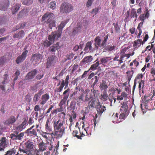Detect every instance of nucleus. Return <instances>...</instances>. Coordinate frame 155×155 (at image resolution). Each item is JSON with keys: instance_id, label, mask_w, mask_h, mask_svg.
<instances>
[{"instance_id": "obj_35", "label": "nucleus", "mask_w": 155, "mask_h": 155, "mask_svg": "<svg viewBox=\"0 0 155 155\" xmlns=\"http://www.w3.org/2000/svg\"><path fill=\"white\" fill-rule=\"evenodd\" d=\"M46 143H45L43 141L40 143L38 145L40 150L42 151L45 150L46 147Z\"/></svg>"}, {"instance_id": "obj_55", "label": "nucleus", "mask_w": 155, "mask_h": 155, "mask_svg": "<svg viewBox=\"0 0 155 155\" xmlns=\"http://www.w3.org/2000/svg\"><path fill=\"white\" fill-rule=\"evenodd\" d=\"M129 114L125 113H121L120 115V119H124Z\"/></svg>"}, {"instance_id": "obj_17", "label": "nucleus", "mask_w": 155, "mask_h": 155, "mask_svg": "<svg viewBox=\"0 0 155 155\" xmlns=\"http://www.w3.org/2000/svg\"><path fill=\"white\" fill-rule=\"evenodd\" d=\"M16 119L14 116H12L8 118L7 120L4 122L5 124L9 125L12 124L14 123L16 121Z\"/></svg>"}, {"instance_id": "obj_52", "label": "nucleus", "mask_w": 155, "mask_h": 155, "mask_svg": "<svg viewBox=\"0 0 155 155\" xmlns=\"http://www.w3.org/2000/svg\"><path fill=\"white\" fill-rule=\"evenodd\" d=\"M144 81L141 80L140 82L139 83L138 86V88L139 91H140L141 90V88L144 87Z\"/></svg>"}, {"instance_id": "obj_39", "label": "nucleus", "mask_w": 155, "mask_h": 155, "mask_svg": "<svg viewBox=\"0 0 155 155\" xmlns=\"http://www.w3.org/2000/svg\"><path fill=\"white\" fill-rule=\"evenodd\" d=\"M115 46L109 45L106 46L104 49V51H111L114 50L115 48Z\"/></svg>"}, {"instance_id": "obj_54", "label": "nucleus", "mask_w": 155, "mask_h": 155, "mask_svg": "<svg viewBox=\"0 0 155 155\" xmlns=\"http://www.w3.org/2000/svg\"><path fill=\"white\" fill-rule=\"evenodd\" d=\"M56 3L54 1H52L48 4V6L53 9H54L55 8Z\"/></svg>"}, {"instance_id": "obj_20", "label": "nucleus", "mask_w": 155, "mask_h": 155, "mask_svg": "<svg viewBox=\"0 0 155 155\" xmlns=\"http://www.w3.org/2000/svg\"><path fill=\"white\" fill-rule=\"evenodd\" d=\"M49 98L50 96L49 94L47 93L42 95L41 99V102L40 103L41 104L43 105L45 104L49 99Z\"/></svg>"}, {"instance_id": "obj_26", "label": "nucleus", "mask_w": 155, "mask_h": 155, "mask_svg": "<svg viewBox=\"0 0 155 155\" xmlns=\"http://www.w3.org/2000/svg\"><path fill=\"white\" fill-rule=\"evenodd\" d=\"M91 45L92 43L91 41L88 42L86 44L84 50L87 52L92 51L93 48Z\"/></svg>"}, {"instance_id": "obj_10", "label": "nucleus", "mask_w": 155, "mask_h": 155, "mask_svg": "<svg viewBox=\"0 0 155 155\" xmlns=\"http://www.w3.org/2000/svg\"><path fill=\"white\" fill-rule=\"evenodd\" d=\"M37 72V70L35 69H34L28 72L25 77V81H29L33 78Z\"/></svg>"}, {"instance_id": "obj_28", "label": "nucleus", "mask_w": 155, "mask_h": 155, "mask_svg": "<svg viewBox=\"0 0 155 155\" xmlns=\"http://www.w3.org/2000/svg\"><path fill=\"white\" fill-rule=\"evenodd\" d=\"M83 94H82L80 96L74 97L73 98L76 101L78 105H80L81 102L83 101Z\"/></svg>"}, {"instance_id": "obj_43", "label": "nucleus", "mask_w": 155, "mask_h": 155, "mask_svg": "<svg viewBox=\"0 0 155 155\" xmlns=\"http://www.w3.org/2000/svg\"><path fill=\"white\" fill-rule=\"evenodd\" d=\"M76 102L74 101H72L70 103L69 108L70 110H74L75 109Z\"/></svg>"}, {"instance_id": "obj_16", "label": "nucleus", "mask_w": 155, "mask_h": 155, "mask_svg": "<svg viewBox=\"0 0 155 155\" xmlns=\"http://www.w3.org/2000/svg\"><path fill=\"white\" fill-rule=\"evenodd\" d=\"M27 120V119L26 120V119L24 120V121L21 124L15 127V128L16 129L19 131H21L22 130L24 129L26 127Z\"/></svg>"}, {"instance_id": "obj_49", "label": "nucleus", "mask_w": 155, "mask_h": 155, "mask_svg": "<svg viewBox=\"0 0 155 155\" xmlns=\"http://www.w3.org/2000/svg\"><path fill=\"white\" fill-rule=\"evenodd\" d=\"M127 95L125 92H123L122 93L121 95L119 96H118L117 99L118 100H122L123 99L124 97H127Z\"/></svg>"}, {"instance_id": "obj_12", "label": "nucleus", "mask_w": 155, "mask_h": 155, "mask_svg": "<svg viewBox=\"0 0 155 155\" xmlns=\"http://www.w3.org/2000/svg\"><path fill=\"white\" fill-rule=\"evenodd\" d=\"M95 107L97 109V114L100 115L106 110V107L104 106L101 105L99 102H97V104L96 105Z\"/></svg>"}, {"instance_id": "obj_14", "label": "nucleus", "mask_w": 155, "mask_h": 155, "mask_svg": "<svg viewBox=\"0 0 155 155\" xmlns=\"http://www.w3.org/2000/svg\"><path fill=\"white\" fill-rule=\"evenodd\" d=\"M99 101H96L95 100L92 99L91 101H89L88 103L87 107V109L89 110H92V109L96 107V105H97V102Z\"/></svg>"}, {"instance_id": "obj_58", "label": "nucleus", "mask_w": 155, "mask_h": 155, "mask_svg": "<svg viewBox=\"0 0 155 155\" xmlns=\"http://www.w3.org/2000/svg\"><path fill=\"white\" fill-rule=\"evenodd\" d=\"M94 1V0H88L87 2L86 5L87 7L89 8L91 6Z\"/></svg>"}, {"instance_id": "obj_24", "label": "nucleus", "mask_w": 155, "mask_h": 155, "mask_svg": "<svg viewBox=\"0 0 155 155\" xmlns=\"http://www.w3.org/2000/svg\"><path fill=\"white\" fill-rule=\"evenodd\" d=\"M25 144L29 152L33 149L34 145L33 142L28 140L25 143Z\"/></svg>"}, {"instance_id": "obj_38", "label": "nucleus", "mask_w": 155, "mask_h": 155, "mask_svg": "<svg viewBox=\"0 0 155 155\" xmlns=\"http://www.w3.org/2000/svg\"><path fill=\"white\" fill-rule=\"evenodd\" d=\"M16 153V149L15 148H13L8 151L5 154L6 155H14Z\"/></svg>"}, {"instance_id": "obj_34", "label": "nucleus", "mask_w": 155, "mask_h": 155, "mask_svg": "<svg viewBox=\"0 0 155 155\" xmlns=\"http://www.w3.org/2000/svg\"><path fill=\"white\" fill-rule=\"evenodd\" d=\"M24 32L23 31H21L19 32L18 34H15L13 36L14 38H18L19 39L24 37Z\"/></svg>"}, {"instance_id": "obj_51", "label": "nucleus", "mask_w": 155, "mask_h": 155, "mask_svg": "<svg viewBox=\"0 0 155 155\" xmlns=\"http://www.w3.org/2000/svg\"><path fill=\"white\" fill-rule=\"evenodd\" d=\"M40 98V96L36 93L34 95V96L33 98V101L34 102L36 103L37 101L39 100Z\"/></svg>"}, {"instance_id": "obj_40", "label": "nucleus", "mask_w": 155, "mask_h": 155, "mask_svg": "<svg viewBox=\"0 0 155 155\" xmlns=\"http://www.w3.org/2000/svg\"><path fill=\"white\" fill-rule=\"evenodd\" d=\"M33 2V0H22V3L25 5H29L32 4Z\"/></svg>"}, {"instance_id": "obj_64", "label": "nucleus", "mask_w": 155, "mask_h": 155, "mask_svg": "<svg viewBox=\"0 0 155 155\" xmlns=\"http://www.w3.org/2000/svg\"><path fill=\"white\" fill-rule=\"evenodd\" d=\"M98 90H93V94L94 97H97L98 96Z\"/></svg>"}, {"instance_id": "obj_41", "label": "nucleus", "mask_w": 155, "mask_h": 155, "mask_svg": "<svg viewBox=\"0 0 155 155\" xmlns=\"http://www.w3.org/2000/svg\"><path fill=\"white\" fill-rule=\"evenodd\" d=\"M142 41V40L141 39H138L137 40L135 41H134L133 47L135 48L140 47L141 45Z\"/></svg>"}, {"instance_id": "obj_2", "label": "nucleus", "mask_w": 155, "mask_h": 155, "mask_svg": "<svg viewBox=\"0 0 155 155\" xmlns=\"http://www.w3.org/2000/svg\"><path fill=\"white\" fill-rule=\"evenodd\" d=\"M71 4L66 2L62 3L60 8V12L62 13H68L73 9Z\"/></svg>"}, {"instance_id": "obj_31", "label": "nucleus", "mask_w": 155, "mask_h": 155, "mask_svg": "<svg viewBox=\"0 0 155 155\" xmlns=\"http://www.w3.org/2000/svg\"><path fill=\"white\" fill-rule=\"evenodd\" d=\"M93 58L91 56H89L85 57L82 61V62L85 63L91 62L93 60Z\"/></svg>"}, {"instance_id": "obj_36", "label": "nucleus", "mask_w": 155, "mask_h": 155, "mask_svg": "<svg viewBox=\"0 0 155 155\" xmlns=\"http://www.w3.org/2000/svg\"><path fill=\"white\" fill-rule=\"evenodd\" d=\"M82 25L81 23H79L76 26V27L75 28L73 31V32L74 33H76L79 32L81 28Z\"/></svg>"}, {"instance_id": "obj_33", "label": "nucleus", "mask_w": 155, "mask_h": 155, "mask_svg": "<svg viewBox=\"0 0 155 155\" xmlns=\"http://www.w3.org/2000/svg\"><path fill=\"white\" fill-rule=\"evenodd\" d=\"M111 59V58L110 57H104L100 59L101 64H105Z\"/></svg>"}, {"instance_id": "obj_60", "label": "nucleus", "mask_w": 155, "mask_h": 155, "mask_svg": "<svg viewBox=\"0 0 155 155\" xmlns=\"http://www.w3.org/2000/svg\"><path fill=\"white\" fill-rule=\"evenodd\" d=\"M113 25H114L115 28V29L117 32H118L120 30V28L117 24L113 23Z\"/></svg>"}, {"instance_id": "obj_62", "label": "nucleus", "mask_w": 155, "mask_h": 155, "mask_svg": "<svg viewBox=\"0 0 155 155\" xmlns=\"http://www.w3.org/2000/svg\"><path fill=\"white\" fill-rule=\"evenodd\" d=\"M57 111L60 112L61 111L60 109H57L54 110L52 111L51 112V114H50V116H51V115H53L54 114H56Z\"/></svg>"}, {"instance_id": "obj_11", "label": "nucleus", "mask_w": 155, "mask_h": 155, "mask_svg": "<svg viewBox=\"0 0 155 155\" xmlns=\"http://www.w3.org/2000/svg\"><path fill=\"white\" fill-rule=\"evenodd\" d=\"M94 45L95 47L94 48V50L95 51L98 50L99 49V47L101 48V39L99 36L96 37L94 39Z\"/></svg>"}, {"instance_id": "obj_57", "label": "nucleus", "mask_w": 155, "mask_h": 155, "mask_svg": "<svg viewBox=\"0 0 155 155\" xmlns=\"http://www.w3.org/2000/svg\"><path fill=\"white\" fill-rule=\"evenodd\" d=\"M92 97V96L87 94L85 96L84 101L86 102L88 101H89Z\"/></svg>"}, {"instance_id": "obj_44", "label": "nucleus", "mask_w": 155, "mask_h": 155, "mask_svg": "<svg viewBox=\"0 0 155 155\" xmlns=\"http://www.w3.org/2000/svg\"><path fill=\"white\" fill-rule=\"evenodd\" d=\"M99 64V61L93 64L91 66L90 68L89 69V70H91L92 71L95 70L98 67Z\"/></svg>"}, {"instance_id": "obj_46", "label": "nucleus", "mask_w": 155, "mask_h": 155, "mask_svg": "<svg viewBox=\"0 0 155 155\" xmlns=\"http://www.w3.org/2000/svg\"><path fill=\"white\" fill-rule=\"evenodd\" d=\"M70 89L68 88L67 90H65L63 93V95H64V97L68 98L69 95V93Z\"/></svg>"}, {"instance_id": "obj_29", "label": "nucleus", "mask_w": 155, "mask_h": 155, "mask_svg": "<svg viewBox=\"0 0 155 155\" xmlns=\"http://www.w3.org/2000/svg\"><path fill=\"white\" fill-rule=\"evenodd\" d=\"M29 11L27 9H23L21 10L18 15V18H20L26 16L28 14Z\"/></svg>"}, {"instance_id": "obj_47", "label": "nucleus", "mask_w": 155, "mask_h": 155, "mask_svg": "<svg viewBox=\"0 0 155 155\" xmlns=\"http://www.w3.org/2000/svg\"><path fill=\"white\" fill-rule=\"evenodd\" d=\"M46 23L49 24V27L51 29L52 27L55 26V21L53 19L50 21L49 22H48V23Z\"/></svg>"}, {"instance_id": "obj_48", "label": "nucleus", "mask_w": 155, "mask_h": 155, "mask_svg": "<svg viewBox=\"0 0 155 155\" xmlns=\"http://www.w3.org/2000/svg\"><path fill=\"white\" fill-rule=\"evenodd\" d=\"M100 78V77H98L97 76H95L94 77V81L91 86L93 87H94V86L97 84L98 80Z\"/></svg>"}, {"instance_id": "obj_22", "label": "nucleus", "mask_w": 155, "mask_h": 155, "mask_svg": "<svg viewBox=\"0 0 155 155\" xmlns=\"http://www.w3.org/2000/svg\"><path fill=\"white\" fill-rule=\"evenodd\" d=\"M108 87L107 85V82L104 80H102L101 83H100L99 88L101 91L103 90V91H107Z\"/></svg>"}, {"instance_id": "obj_30", "label": "nucleus", "mask_w": 155, "mask_h": 155, "mask_svg": "<svg viewBox=\"0 0 155 155\" xmlns=\"http://www.w3.org/2000/svg\"><path fill=\"white\" fill-rule=\"evenodd\" d=\"M100 99L104 101H107L108 99V95L107 91H103L101 94Z\"/></svg>"}, {"instance_id": "obj_8", "label": "nucleus", "mask_w": 155, "mask_h": 155, "mask_svg": "<svg viewBox=\"0 0 155 155\" xmlns=\"http://www.w3.org/2000/svg\"><path fill=\"white\" fill-rule=\"evenodd\" d=\"M63 124V121H61L60 120H58L57 122L54 121L53 124L54 130H64V127Z\"/></svg>"}, {"instance_id": "obj_15", "label": "nucleus", "mask_w": 155, "mask_h": 155, "mask_svg": "<svg viewBox=\"0 0 155 155\" xmlns=\"http://www.w3.org/2000/svg\"><path fill=\"white\" fill-rule=\"evenodd\" d=\"M121 108L120 110L121 113H125L129 114V111L128 110V106L126 102H123L121 103Z\"/></svg>"}, {"instance_id": "obj_61", "label": "nucleus", "mask_w": 155, "mask_h": 155, "mask_svg": "<svg viewBox=\"0 0 155 155\" xmlns=\"http://www.w3.org/2000/svg\"><path fill=\"white\" fill-rule=\"evenodd\" d=\"M37 84H35L33 86L31 87V90L32 91H34L35 92H36L37 91Z\"/></svg>"}, {"instance_id": "obj_5", "label": "nucleus", "mask_w": 155, "mask_h": 155, "mask_svg": "<svg viewBox=\"0 0 155 155\" xmlns=\"http://www.w3.org/2000/svg\"><path fill=\"white\" fill-rule=\"evenodd\" d=\"M19 132L17 131H15L13 133L10 134V138L12 140H21L24 135V132L18 134Z\"/></svg>"}, {"instance_id": "obj_56", "label": "nucleus", "mask_w": 155, "mask_h": 155, "mask_svg": "<svg viewBox=\"0 0 155 155\" xmlns=\"http://www.w3.org/2000/svg\"><path fill=\"white\" fill-rule=\"evenodd\" d=\"M69 79V75H67L66 77V79L65 80V86L64 87V89L66 88L68 86V84H69L68 80Z\"/></svg>"}, {"instance_id": "obj_25", "label": "nucleus", "mask_w": 155, "mask_h": 155, "mask_svg": "<svg viewBox=\"0 0 155 155\" xmlns=\"http://www.w3.org/2000/svg\"><path fill=\"white\" fill-rule=\"evenodd\" d=\"M20 5L19 4H16L13 5L12 7V12L13 14L16 13L19 10Z\"/></svg>"}, {"instance_id": "obj_32", "label": "nucleus", "mask_w": 155, "mask_h": 155, "mask_svg": "<svg viewBox=\"0 0 155 155\" xmlns=\"http://www.w3.org/2000/svg\"><path fill=\"white\" fill-rule=\"evenodd\" d=\"M108 37V35H106L104 38V40L102 41L101 44V48H104L106 45L107 42V39Z\"/></svg>"}, {"instance_id": "obj_9", "label": "nucleus", "mask_w": 155, "mask_h": 155, "mask_svg": "<svg viewBox=\"0 0 155 155\" xmlns=\"http://www.w3.org/2000/svg\"><path fill=\"white\" fill-rule=\"evenodd\" d=\"M56 60L57 57L54 55H52L48 57L46 63L47 68H49L53 65L56 62Z\"/></svg>"}, {"instance_id": "obj_23", "label": "nucleus", "mask_w": 155, "mask_h": 155, "mask_svg": "<svg viewBox=\"0 0 155 155\" xmlns=\"http://www.w3.org/2000/svg\"><path fill=\"white\" fill-rule=\"evenodd\" d=\"M54 134L53 133L52 134H54L55 136V137H61L64 131V130H54Z\"/></svg>"}, {"instance_id": "obj_37", "label": "nucleus", "mask_w": 155, "mask_h": 155, "mask_svg": "<svg viewBox=\"0 0 155 155\" xmlns=\"http://www.w3.org/2000/svg\"><path fill=\"white\" fill-rule=\"evenodd\" d=\"M49 121L48 120H47L45 125V129L47 132H50L52 131V128L49 125Z\"/></svg>"}, {"instance_id": "obj_4", "label": "nucleus", "mask_w": 155, "mask_h": 155, "mask_svg": "<svg viewBox=\"0 0 155 155\" xmlns=\"http://www.w3.org/2000/svg\"><path fill=\"white\" fill-rule=\"evenodd\" d=\"M43 58V56L39 53H36L33 54L31 55V60L32 63L33 65L38 64L40 61Z\"/></svg>"}, {"instance_id": "obj_21", "label": "nucleus", "mask_w": 155, "mask_h": 155, "mask_svg": "<svg viewBox=\"0 0 155 155\" xmlns=\"http://www.w3.org/2000/svg\"><path fill=\"white\" fill-rule=\"evenodd\" d=\"M5 138L3 137L0 140V151L3 150L7 146Z\"/></svg>"}, {"instance_id": "obj_3", "label": "nucleus", "mask_w": 155, "mask_h": 155, "mask_svg": "<svg viewBox=\"0 0 155 155\" xmlns=\"http://www.w3.org/2000/svg\"><path fill=\"white\" fill-rule=\"evenodd\" d=\"M54 33L51 32V35L48 36V39L49 41L47 40H45L43 43L45 47H48L52 45L54 42L55 39L57 40V36L54 35Z\"/></svg>"}, {"instance_id": "obj_27", "label": "nucleus", "mask_w": 155, "mask_h": 155, "mask_svg": "<svg viewBox=\"0 0 155 155\" xmlns=\"http://www.w3.org/2000/svg\"><path fill=\"white\" fill-rule=\"evenodd\" d=\"M59 48V43L57 42L53 45L50 47L49 48V51L51 52H55Z\"/></svg>"}, {"instance_id": "obj_6", "label": "nucleus", "mask_w": 155, "mask_h": 155, "mask_svg": "<svg viewBox=\"0 0 155 155\" xmlns=\"http://www.w3.org/2000/svg\"><path fill=\"white\" fill-rule=\"evenodd\" d=\"M54 14L52 13L48 12L46 13L42 17V21H45L46 23L49 22L50 21L54 19Z\"/></svg>"}, {"instance_id": "obj_50", "label": "nucleus", "mask_w": 155, "mask_h": 155, "mask_svg": "<svg viewBox=\"0 0 155 155\" xmlns=\"http://www.w3.org/2000/svg\"><path fill=\"white\" fill-rule=\"evenodd\" d=\"M130 16V17L132 18H134L135 16L136 17V19L137 18V15L136 12L134 9H133L131 11Z\"/></svg>"}, {"instance_id": "obj_53", "label": "nucleus", "mask_w": 155, "mask_h": 155, "mask_svg": "<svg viewBox=\"0 0 155 155\" xmlns=\"http://www.w3.org/2000/svg\"><path fill=\"white\" fill-rule=\"evenodd\" d=\"M67 99V98H66L65 97H63V99L61 100V101L59 103V106H61L63 105L66 102Z\"/></svg>"}, {"instance_id": "obj_59", "label": "nucleus", "mask_w": 155, "mask_h": 155, "mask_svg": "<svg viewBox=\"0 0 155 155\" xmlns=\"http://www.w3.org/2000/svg\"><path fill=\"white\" fill-rule=\"evenodd\" d=\"M63 87L60 86L59 87L56 88L55 89V92H60L61 91Z\"/></svg>"}, {"instance_id": "obj_13", "label": "nucleus", "mask_w": 155, "mask_h": 155, "mask_svg": "<svg viewBox=\"0 0 155 155\" xmlns=\"http://www.w3.org/2000/svg\"><path fill=\"white\" fill-rule=\"evenodd\" d=\"M9 5V2L8 0H4L0 3V10L5 11L8 8Z\"/></svg>"}, {"instance_id": "obj_19", "label": "nucleus", "mask_w": 155, "mask_h": 155, "mask_svg": "<svg viewBox=\"0 0 155 155\" xmlns=\"http://www.w3.org/2000/svg\"><path fill=\"white\" fill-rule=\"evenodd\" d=\"M18 150L19 152H20V153H23L27 154L29 153V151L28 150L25 143L24 144H20Z\"/></svg>"}, {"instance_id": "obj_7", "label": "nucleus", "mask_w": 155, "mask_h": 155, "mask_svg": "<svg viewBox=\"0 0 155 155\" xmlns=\"http://www.w3.org/2000/svg\"><path fill=\"white\" fill-rule=\"evenodd\" d=\"M26 48L25 47L24 48V50H25L24 51L21 55L18 56L16 60V62L17 64H19L22 62L26 58L27 56V54L28 52V51L26 50Z\"/></svg>"}, {"instance_id": "obj_1", "label": "nucleus", "mask_w": 155, "mask_h": 155, "mask_svg": "<svg viewBox=\"0 0 155 155\" xmlns=\"http://www.w3.org/2000/svg\"><path fill=\"white\" fill-rule=\"evenodd\" d=\"M68 20H65L62 21L60 25L58 26V29L57 31L52 32L54 33V35L57 36V38L58 39L61 37L63 29L65 26L66 24L68 22Z\"/></svg>"}, {"instance_id": "obj_45", "label": "nucleus", "mask_w": 155, "mask_h": 155, "mask_svg": "<svg viewBox=\"0 0 155 155\" xmlns=\"http://www.w3.org/2000/svg\"><path fill=\"white\" fill-rule=\"evenodd\" d=\"M8 60V59H7L6 56H5L3 57H2L0 58V65H3L5 62H6Z\"/></svg>"}, {"instance_id": "obj_18", "label": "nucleus", "mask_w": 155, "mask_h": 155, "mask_svg": "<svg viewBox=\"0 0 155 155\" xmlns=\"http://www.w3.org/2000/svg\"><path fill=\"white\" fill-rule=\"evenodd\" d=\"M25 133L27 134L28 135L33 136L34 137H38V135L40 134V132H38L35 129H32V130L29 131H25Z\"/></svg>"}, {"instance_id": "obj_42", "label": "nucleus", "mask_w": 155, "mask_h": 155, "mask_svg": "<svg viewBox=\"0 0 155 155\" xmlns=\"http://www.w3.org/2000/svg\"><path fill=\"white\" fill-rule=\"evenodd\" d=\"M101 9V7L100 6L95 8L91 10V14H94V15H96L99 12Z\"/></svg>"}, {"instance_id": "obj_63", "label": "nucleus", "mask_w": 155, "mask_h": 155, "mask_svg": "<svg viewBox=\"0 0 155 155\" xmlns=\"http://www.w3.org/2000/svg\"><path fill=\"white\" fill-rule=\"evenodd\" d=\"M78 91L77 90H74L73 93H72L71 94V97H72L73 98L74 97H76L77 96V95L78 93Z\"/></svg>"}]
</instances>
